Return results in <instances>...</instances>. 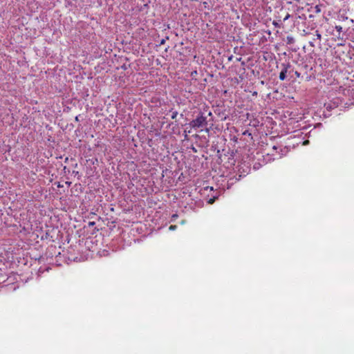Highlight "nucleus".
I'll list each match as a JSON object with an SVG mask.
<instances>
[{"mask_svg": "<svg viewBox=\"0 0 354 354\" xmlns=\"http://www.w3.org/2000/svg\"><path fill=\"white\" fill-rule=\"evenodd\" d=\"M207 116H206L204 113L200 112L196 118L194 120H192L189 124L192 128L195 129L205 128V131L208 133L209 131V129L207 128Z\"/></svg>", "mask_w": 354, "mask_h": 354, "instance_id": "nucleus-1", "label": "nucleus"}, {"mask_svg": "<svg viewBox=\"0 0 354 354\" xmlns=\"http://www.w3.org/2000/svg\"><path fill=\"white\" fill-rule=\"evenodd\" d=\"M292 72H293V69L292 68V66L289 62L282 63L281 64V72L279 73V80L281 81L286 80V78L287 77V75H286L287 73L290 74Z\"/></svg>", "mask_w": 354, "mask_h": 354, "instance_id": "nucleus-2", "label": "nucleus"}, {"mask_svg": "<svg viewBox=\"0 0 354 354\" xmlns=\"http://www.w3.org/2000/svg\"><path fill=\"white\" fill-rule=\"evenodd\" d=\"M295 41V39L292 36H288L286 37V43L287 44H293Z\"/></svg>", "mask_w": 354, "mask_h": 354, "instance_id": "nucleus-3", "label": "nucleus"}, {"mask_svg": "<svg viewBox=\"0 0 354 354\" xmlns=\"http://www.w3.org/2000/svg\"><path fill=\"white\" fill-rule=\"evenodd\" d=\"M170 111L171 112V119H176L178 115V111H173V110H171Z\"/></svg>", "mask_w": 354, "mask_h": 354, "instance_id": "nucleus-4", "label": "nucleus"}, {"mask_svg": "<svg viewBox=\"0 0 354 354\" xmlns=\"http://www.w3.org/2000/svg\"><path fill=\"white\" fill-rule=\"evenodd\" d=\"M316 39H314L313 40L315 41L316 39H318L319 41H321L322 39V35L319 32L318 30H316Z\"/></svg>", "mask_w": 354, "mask_h": 354, "instance_id": "nucleus-5", "label": "nucleus"}, {"mask_svg": "<svg viewBox=\"0 0 354 354\" xmlns=\"http://www.w3.org/2000/svg\"><path fill=\"white\" fill-rule=\"evenodd\" d=\"M272 24L276 28H281V24L280 22H278V21H273Z\"/></svg>", "mask_w": 354, "mask_h": 354, "instance_id": "nucleus-6", "label": "nucleus"}, {"mask_svg": "<svg viewBox=\"0 0 354 354\" xmlns=\"http://www.w3.org/2000/svg\"><path fill=\"white\" fill-rule=\"evenodd\" d=\"M335 28L339 33L342 32V27L341 26H335Z\"/></svg>", "mask_w": 354, "mask_h": 354, "instance_id": "nucleus-7", "label": "nucleus"}, {"mask_svg": "<svg viewBox=\"0 0 354 354\" xmlns=\"http://www.w3.org/2000/svg\"><path fill=\"white\" fill-rule=\"evenodd\" d=\"M216 198H217L216 196H213L212 198H209V201H208V203L209 204H213L214 203Z\"/></svg>", "mask_w": 354, "mask_h": 354, "instance_id": "nucleus-8", "label": "nucleus"}, {"mask_svg": "<svg viewBox=\"0 0 354 354\" xmlns=\"http://www.w3.org/2000/svg\"><path fill=\"white\" fill-rule=\"evenodd\" d=\"M206 116H207V117H208V116H209V117H211V119H209V120H208V122H209V121H212V122L213 121V119H212V112H211V111L208 112V113H207V115Z\"/></svg>", "mask_w": 354, "mask_h": 354, "instance_id": "nucleus-9", "label": "nucleus"}, {"mask_svg": "<svg viewBox=\"0 0 354 354\" xmlns=\"http://www.w3.org/2000/svg\"><path fill=\"white\" fill-rule=\"evenodd\" d=\"M293 72H294V73H295V76H296L297 77H300V76H301V73H299V72H298V71H293Z\"/></svg>", "mask_w": 354, "mask_h": 354, "instance_id": "nucleus-10", "label": "nucleus"}, {"mask_svg": "<svg viewBox=\"0 0 354 354\" xmlns=\"http://www.w3.org/2000/svg\"><path fill=\"white\" fill-rule=\"evenodd\" d=\"M290 17V15L288 13L286 15V16L283 18V21H286V20H288Z\"/></svg>", "mask_w": 354, "mask_h": 354, "instance_id": "nucleus-11", "label": "nucleus"}, {"mask_svg": "<svg viewBox=\"0 0 354 354\" xmlns=\"http://www.w3.org/2000/svg\"><path fill=\"white\" fill-rule=\"evenodd\" d=\"M95 224V222H94V221H90V222L88 223V225H89V226H93Z\"/></svg>", "mask_w": 354, "mask_h": 354, "instance_id": "nucleus-12", "label": "nucleus"}, {"mask_svg": "<svg viewBox=\"0 0 354 354\" xmlns=\"http://www.w3.org/2000/svg\"><path fill=\"white\" fill-rule=\"evenodd\" d=\"M309 44H310L312 47H315L314 41H310V42H309Z\"/></svg>", "mask_w": 354, "mask_h": 354, "instance_id": "nucleus-13", "label": "nucleus"}, {"mask_svg": "<svg viewBox=\"0 0 354 354\" xmlns=\"http://www.w3.org/2000/svg\"><path fill=\"white\" fill-rule=\"evenodd\" d=\"M165 40L164 39H162V40L160 41V45L164 44H165Z\"/></svg>", "mask_w": 354, "mask_h": 354, "instance_id": "nucleus-14", "label": "nucleus"}, {"mask_svg": "<svg viewBox=\"0 0 354 354\" xmlns=\"http://www.w3.org/2000/svg\"><path fill=\"white\" fill-rule=\"evenodd\" d=\"M203 5L205 8H207L208 6V3L207 2H203Z\"/></svg>", "mask_w": 354, "mask_h": 354, "instance_id": "nucleus-15", "label": "nucleus"}, {"mask_svg": "<svg viewBox=\"0 0 354 354\" xmlns=\"http://www.w3.org/2000/svg\"><path fill=\"white\" fill-rule=\"evenodd\" d=\"M246 134H248V135H251L250 133H248V131H245L244 133H243V135H246Z\"/></svg>", "mask_w": 354, "mask_h": 354, "instance_id": "nucleus-16", "label": "nucleus"}, {"mask_svg": "<svg viewBox=\"0 0 354 354\" xmlns=\"http://www.w3.org/2000/svg\"><path fill=\"white\" fill-rule=\"evenodd\" d=\"M315 8H316V10H317V12H319V11H320V10H319V6H317L315 7Z\"/></svg>", "mask_w": 354, "mask_h": 354, "instance_id": "nucleus-17", "label": "nucleus"}, {"mask_svg": "<svg viewBox=\"0 0 354 354\" xmlns=\"http://www.w3.org/2000/svg\"><path fill=\"white\" fill-rule=\"evenodd\" d=\"M75 120L78 121V116L75 117Z\"/></svg>", "mask_w": 354, "mask_h": 354, "instance_id": "nucleus-18", "label": "nucleus"}, {"mask_svg": "<svg viewBox=\"0 0 354 354\" xmlns=\"http://www.w3.org/2000/svg\"><path fill=\"white\" fill-rule=\"evenodd\" d=\"M57 187H62L61 184H59H59H58V185H57Z\"/></svg>", "mask_w": 354, "mask_h": 354, "instance_id": "nucleus-19", "label": "nucleus"}, {"mask_svg": "<svg viewBox=\"0 0 354 354\" xmlns=\"http://www.w3.org/2000/svg\"><path fill=\"white\" fill-rule=\"evenodd\" d=\"M174 227L173 225H171L169 228H170V229H174Z\"/></svg>", "mask_w": 354, "mask_h": 354, "instance_id": "nucleus-20", "label": "nucleus"}, {"mask_svg": "<svg viewBox=\"0 0 354 354\" xmlns=\"http://www.w3.org/2000/svg\"><path fill=\"white\" fill-rule=\"evenodd\" d=\"M209 189H210V190H213V187H209Z\"/></svg>", "mask_w": 354, "mask_h": 354, "instance_id": "nucleus-21", "label": "nucleus"}]
</instances>
